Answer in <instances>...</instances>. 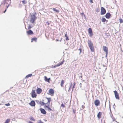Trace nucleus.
<instances>
[{
	"mask_svg": "<svg viewBox=\"0 0 123 123\" xmlns=\"http://www.w3.org/2000/svg\"><path fill=\"white\" fill-rule=\"evenodd\" d=\"M4 5L6 7L5 11L3 12V13H5L7 9L8 8L9 6L11 4V0H4Z\"/></svg>",
	"mask_w": 123,
	"mask_h": 123,
	"instance_id": "nucleus-1",
	"label": "nucleus"
},
{
	"mask_svg": "<svg viewBox=\"0 0 123 123\" xmlns=\"http://www.w3.org/2000/svg\"><path fill=\"white\" fill-rule=\"evenodd\" d=\"M87 43L91 51V52H94L95 49L93 43L92 41L91 40H88L87 41Z\"/></svg>",
	"mask_w": 123,
	"mask_h": 123,
	"instance_id": "nucleus-2",
	"label": "nucleus"
},
{
	"mask_svg": "<svg viewBox=\"0 0 123 123\" xmlns=\"http://www.w3.org/2000/svg\"><path fill=\"white\" fill-rule=\"evenodd\" d=\"M100 9L98 8H97L95 10L97 12H98L99 11Z\"/></svg>",
	"mask_w": 123,
	"mask_h": 123,
	"instance_id": "nucleus-31",
	"label": "nucleus"
},
{
	"mask_svg": "<svg viewBox=\"0 0 123 123\" xmlns=\"http://www.w3.org/2000/svg\"><path fill=\"white\" fill-rule=\"evenodd\" d=\"M88 33L90 35V36L92 37L93 35V33L92 28H89L88 30Z\"/></svg>",
	"mask_w": 123,
	"mask_h": 123,
	"instance_id": "nucleus-13",
	"label": "nucleus"
},
{
	"mask_svg": "<svg viewBox=\"0 0 123 123\" xmlns=\"http://www.w3.org/2000/svg\"><path fill=\"white\" fill-rule=\"evenodd\" d=\"M49 93H48L49 95L52 96H53L55 92L54 89H50L49 91Z\"/></svg>",
	"mask_w": 123,
	"mask_h": 123,
	"instance_id": "nucleus-5",
	"label": "nucleus"
},
{
	"mask_svg": "<svg viewBox=\"0 0 123 123\" xmlns=\"http://www.w3.org/2000/svg\"><path fill=\"white\" fill-rule=\"evenodd\" d=\"M90 0V1L91 3H93V0Z\"/></svg>",
	"mask_w": 123,
	"mask_h": 123,
	"instance_id": "nucleus-41",
	"label": "nucleus"
},
{
	"mask_svg": "<svg viewBox=\"0 0 123 123\" xmlns=\"http://www.w3.org/2000/svg\"><path fill=\"white\" fill-rule=\"evenodd\" d=\"M10 104L9 103H8L7 104H5V105L7 106H10Z\"/></svg>",
	"mask_w": 123,
	"mask_h": 123,
	"instance_id": "nucleus-37",
	"label": "nucleus"
},
{
	"mask_svg": "<svg viewBox=\"0 0 123 123\" xmlns=\"http://www.w3.org/2000/svg\"><path fill=\"white\" fill-rule=\"evenodd\" d=\"M29 104L30 105L32 106H34L35 105V102L34 100L31 101Z\"/></svg>",
	"mask_w": 123,
	"mask_h": 123,
	"instance_id": "nucleus-16",
	"label": "nucleus"
},
{
	"mask_svg": "<svg viewBox=\"0 0 123 123\" xmlns=\"http://www.w3.org/2000/svg\"><path fill=\"white\" fill-rule=\"evenodd\" d=\"M30 119L31 120H32V121H35V119L33 118V117H31L30 118Z\"/></svg>",
	"mask_w": 123,
	"mask_h": 123,
	"instance_id": "nucleus-34",
	"label": "nucleus"
},
{
	"mask_svg": "<svg viewBox=\"0 0 123 123\" xmlns=\"http://www.w3.org/2000/svg\"><path fill=\"white\" fill-rule=\"evenodd\" d=\"M26 32L28 35H31L34 34L33 32L31 30L27 31Z\"/></svg>",
	"mask_w": 123,
	"mask_h": 123,
	"instance_id": "nucleus-17",
	"label": "nucleus"
},
{
	"mask_svg": "<svg viewBox=\"0 0 123 123\" xmlns=\"http://www.w3.org/2000/svg\"><path fill=\"white\" fill-rule=\"evenodd\" d=\"M37 38L36 37H34L32 38L31 39V42H32L33 41H34L35 42H36L37 40Z\"/></svg>",
	"mask_w": 123,
	"mask_h": 123,
	"instance_id": "nucleus-25",
	"label": "nucleus"
},
{
	"mask_svg": "<svg viewBox=\"0 0 123 123\" xmlns=\"http://www.w3.org/2000/svg\"><path fill=\"white\" fill-rule=\"evenodd\" d=\"M22 2L23 4H25L27 3V1L26 0H24L22 1Z\"/></svg>",
	"mask_w": 123,
	"mask_h": 123,
	"instance_id": "nucleus-30",
	"label": "nucleus"
},
{
	"mask_svg": "<svg viewBox=\"0 0 123 123\" xmlns=\"http://www.w3.org/2000/svg\"><path fill=\"white\" fill-rule=\"evenodd\" d=\"M72 83H71V86H70V87L69 88V89H70L71 88V86H72Z\"/></svg>",
	"mask_w": 123,
	"mask_h": 123,
	"instance_id": "nucleus-42",
	"label": "nucleus"
},
{
	"mask_svg": "<svg viewBox=\"0 0 123 123\" xmlns=\"http://www.w3.org/2000/svg\"><path fill=\"white\" fill-rule=\"evenodd\" d=\"M10 120L9 119H8L6 120L4 123H9L10 122Z\"/></svg>",
	"mask_w": 123,
	"mask_h": 123,
	"instance_id": "nucleus-28",
	"label": "nucleus"
},
{
	"mask_svg": "<svg viewBox=\"0 0 123 123\" xmlns=\"http://www.w3.org/2000/svg\"><path fill=\"white\" fill-rule=\"evenodd\" d=\"M114 92L116 98L117 99H119V96L118 93L116 91H114Z\"/></svg>",
	"mask_w": 123,
	"mask_h": 123,
	"instance_id": "nucleus-10",
	"label": "nucleus"
},
{
	"mask_svg": "<svg viewBox=\"0 0 123 123\" xmlns=\"http://www.w3.org/2000/svg\"><path fill=\"white\" fill-rule=\"evenodd\" d=\"M103 48L104 51L106 52V56L108 53V48L107 47L105 46H103Z\"/></svg>",
	"mask_w": 123,
	"mask_h": 123,
	"instance_id": "nucleus-14",
	"label": "nucleus"
},
{
	"mask_svg": "<svg viewBox=\"0 0 123 123\" xmlns=\"http://www.w3.org/2000/svg\"><path fill=\"white\" fill-rule=\"evenodd\" d=\"M61 106L63 108H64L65 107V105L63 103H62L61 104Z\"/></svg>",
	"mask_w": 123,
	"mask_h": 123,
	"instance_id": "nucleus-32",
	"label": "nucleus"
},
{
	"mask_svg": "<svg viewBox=\"0 0 123 123\" xmlns=\"http://www.w3.org/2000/svg\"><path fill=\"white\" fill-rule=\"evenodd\" d=\"M67 32H66L65 33L64 36L65 37H66L65 39L66 41H68L69 40V39L68 38V37L67 36Z\"/></svg>",
	"mask_w": 123,
	"mask_h": 123,
	"instance_id": "nucleus-21",
	"label": "nucleus"
},
{
	"mask_svg": "<svg viewBox=\"0 0 123 123\" xmlns=\"http://www.w3.org/2000/svg\"><path fill=\"white\" fill-rule=\"evenodd\" d=\"M78 50H80V53L81 52L82 49L81 48H80V49H78Z\"/></svg>",
	"mask_w": 123,
	"mask_h": 123,
	"instance_id": "nucleus-40",
	"label": "nucleus"
},
{
	"mask_svg": "<svg viewBox=\"0 0 123 123\" xmlns=\"http://www.w3.org/2000/svg\"><path fill=\"white\" fill-rule=\"evenodd\" d=\"M80 14H81V16H84V17L85 16V14L84 13H81Z\"/></svg>",
	"mask_w": 123,
	"mask_h": 123,
	"instance_id": "nucleus-36",
	"label": "nucleus"
},
{
	"mask_svg": "<svg viewBox=\"0 0 123 123\" xmlns=\"http://www.w3.org/2000/svg\"><path fill=\"white\" fill-rule=\"evenodd\" d=\"M44 80L46 81L47 82H48L49 83H50L49 80L50 79V78L48 79L47 78V77L46 76H45L44 77Z\"/></svg>",
	"mask_w": 123,
	"mask_h": 123,
	"instance_id": "nucleus-20",
	"label": "nucleus"
},
{
	"mask_svg": "<svg viewBox=\"0 0 123 123\" xmlns=\"http://www.w3.org/2000/svg\"><path fill=\"white\" fill-rule=\"evenodd\" d=\"M95 105L96 106H98L100 104V101L98 99H96L95 100L94 102Z\"/></svg>",
	"mask_w": 123,
	"mask_h": 123,
	"instance_id": "nucleus-12",
	"label": "nucleus"
},
{
	"mask_svg": "<svg viewBox=\"0 0 123 123\" xmlns=\"http://www.w3.org/2000/svg\"><path fill=\"white\" fill-rule=\"evenodd\" d=\"M31 96L32 98H36L37 95L34 90H32L31 92Z\"/></svg>",
	"mask_w": 123,
	"mask_h": 123,
	"instance_id": "nucleus-6",
	"label": "nucleus"
},
{
	"mask_svg": "<svg viewBox=\"0 0 123 123\" xmlns=\"http://www.w3.org/2000/svg\"><path fill=\"white\" fill-rule=\"evenodd\" d=\"M28 123H33L31 121H29L28 122Z\"/></svg>",
	"mask_w": 123,
	"mask_h": 123,
	"instance_id": "nucleus-43",
	"label": "nucleus"
},
{
	"mask_svg": "<svg viewBox=\"0 0 123 123\" xmlns=\"http://www.w3.org/2000/svg\"><path fill=\"white\" fill-rule=\"evenodd\" d=\"M38 123H44L43 122H42L41 120H39V121Z\"/></svg>",
	"mask_w": 123,
	"mask_h": 123,
	"instance_id": "nucleus-38",
	"label": "nucleus"
},
{
	"mask_svg": "<svg viewBox=\"0 0 123 123\" xmlns=\"http://www.w3.org/2000/svg\"><path fill=\"white\" fill-rule=\"evenodd\" d=\"M36 17L34 14L32 15L31 16L30 22L34 24L35 21L36 20Z\"/></svg>",
	"mask_w": 123,
	"mask_h": 123,
	"instance_id": "nucleus-4",
	"label": "nucleus"
},
{
	"mask_svg": "<svg viewBox=\"0 0 123 123\" xmlns=\"http://www.w3.org/2000/svg\"><path fill=\"white\" fill-rule=\"evenodd\" d=\"M64 62V59H63L62 62H59V63L54 66L53 67L54 68H55L57 67H58L59 66H60L62 65V64Z\"/></svg>",
	"mask_w": 123,
	"mask_h": 123,
	"instance_id": "nucleus-9",
	"label": "nucleus"
},
{
	"mask_svg": "<svg viewBox=\"0 0 123 123\" xmlns=\"http://www.w3.org/2000/svg\"><path fill=\"white\" fill-rule=\"evenodd\" d=\"M44 108L46 109V108H47V110L48 111H53L54 110V108H53V109H52L49 106V105H45L44 106Z\"/></svg>",
	"mask_w": 123,
	"mask_h": 123,
	"instance_id": "nucleus-7",
	"label": "nucleus"
},
{
	"mask_svg": "<svg viewBox=\"0 0 123 123\" xmlns=\"http://www.w3.org/2000/svg\"><path fill=\"white\" fill-rule=\"evenodd\" d=\"M64 83V80H62L61 82L60 85L61 87H63V84Z\"/></svg>",
	"mask_w": 123,
	"mask_h": 123,
	"instance_id": "nucleus-22",
	"label": "nucleus"
},
{
	"mask_svg": "<svg viewBox=\"0 0 123 123\" xmlns=\"http://www.w3.org/2000/svg\"><path fill=\"white\" fill-rule=\"evenodd\" d=\"M39 104L42 105H45V104L44 103V102H43V101H39Z\"/></svg>",
	"mask_w": 123,
	"mask_h": 123,
	"instance_id": "nucleus-23",
	"label": "nucleus"
},
{
	"mask_svg": "<svg viewBox=\"0 0 123 123\" xmlns=\"http://www.w3.org/2000/svg\"><path fill=\"white\" fill-rule=\"evenodd\" d=\"M73 84H74V86L73 87V89L74 88V86H75V82H74Z\"/></svg>",
	"mask_w": 123,
	"mask_h": 123,
	"instance_id": "nucleus-39",
	"label": "nucleus"
},
{
	"mask_svg": "<svg viewBox=\"0 0 123 123\" xmlns=\"http://www.w3.org/2000/svg\"><path fill=\"white\" fill-rule=\"evenodd\" d=\"M39 110L41 111V113L43 114H46V112L45 110L43 108H41Z\"/></svg>",
	"mask_w": 123,
	"mask_h": 123,
	"instance_id": "nucleus-15",
	"label": "nucleus"
},
{
	"mask_svg": "<svg viewBox=\"0 0 123 123\" xmlns=\"http://www.w3.org/2000/svg\"><path fill=\"white\" fill-rule=\"evenodd\" d=\"M53 10L55 12H59V10L58 9H56L55 8H53Z\"/></svg>",
	"mask_w": 123,
	"mask_h": 123,
	"instance_id": "nucleus-26",
	"label": "nucleus"
},
{
	"mask_svg": "<svg viewBox=\"0 0 123 123\" xmlns=\"http://www.w3.org/2000/svg\"><path fill=\"white\" fill-rule=\"evenodd\" d=\"M120 22L121 23H122L123 22V20L121 18H120L119 19Z\"/></svg>",
	"mask_w": 123,
	"mask_h": 123,
	"instance_id": "nucleus-27",
	"label": "nucleus"
},
{
	"mask_svg": "<svg viewBox=\"0 0 123 123\" xmlns=\"http://www.w3.org/2000/svg\"><path fill=\"white\" fill-rule=\"evenodd\" d=\"M46 99H45L43 101V102L45 104L44 105H49L50 102L51 100V98H46Z\"/></svg>",
	"mask_w": 123,
	"mask_h": 123,
	"instance_id": "nucleus-3",
	"label": "nucleus"
},
{
	"mask_svg": "<svg viewBox=\"0 0 123 123\" xmlns=\"http://www.w3.org/2000/svg\"><path fill=\"white\" fill-rule=\"evenodd\" d=\"M111 14L109 13H107L105 15V17L107 18H110L111 16Z\"/></svg>",
	"mask_w": 123,
	"mask_h": 123,
	"instance_id": "nucleus-18",
	"label": "nucleus"
},
{
	"mask_svg": "<svg viewBox=\"0 0 123 123\" xmlns=\"http://www.w3.org/2000/svg\"><path fill=\"white\" fill-rule=\"evenodd\" d=\"M37 93V94H41L42 91V90L40 88L37 87L36 90Z\"/></svg>",
	"mask_w": 123,
	"mask_h": 123,
	"instance_id": "nucleus-8",
	"label": "nucleus"
},
{
	"mask_svg": "<svg viewBox=\"0 0 123 123\" xmlns=\"http://www.w3.org/2000/svg\"><path fill=\"white\" fill-rule=\"evenodd\" d=\"M102 115V113L100 112H99L98 113L97 115V117L99 119H100Z\"/></svg>",
	"mask_w": 123,
	"mask_h": 123,
	"instance_id": "nucleus-19",
	"label": "nucleus"
},
{
	"mask_svg": "<svg viewBox=\"0 0 123 123\" xmlns=\"http://www.w3.org/2000/svg\"><path fill=\"white\" fill-rule=\"evenodd\" d=\"M32 76V74H29L26 76L25 77V78H27L29 77H30Z\"/></svg>",
	"mask_w": 123,
	"mask_h": 123,
	"instance_id": "nucleus-24",
	"label": "nucleus"
},
{
	"mask_svg": "<svg viewBox=\"0 0 123 123\" xmlns=\"http://www.w3.org/2000/svg\"><path fill=\"white\" fill-rule=\"evenodd\" d=\"M76 111L75 109H73V111L74 113L75 114V113Z\"/></svg>",
	"mask_w": 123,
	"mask_h": 123,
	"instance_id": "nucleus-35",
	"label": "nucleus"
},
{
	"mask_svg": "<svg viewBox=\"0 0 123 123\" xmlns=\"http://www.w3.org/2000/svg\"><path fill=\"white\" fill-rule=\"evenodd\" d=\"M101 20L102 22H104L106 20L104 18L102 17V18Z\"/></svg>",
	"mask_w": 123,
	"mask_h": 123,
	"instance_id": "nucleus-29",
	"label": "nucleus"
},
{
	"mask_svg": "<svg viewBox=\"0 0 123 123\" xmlns=\"http://www.w3.org/2000/svg\"><path fill=\"white\" fill-rule=\"evenodd\" d=\"M106 11L105 9L103 7H101V15H104L106 13Z\"/></svg>",
	"mask_w": 123,
	"mask_h": 123,
	"instance_id": "nucleus-11",
	"label": "nucleus"
},
{
	"mask_svg": "<svg viewBox=\"0 0 123 123\" xmlns=\"http://www.w3.org/2000/svg\"><path fill=\"white\" fill-rule=\"evenodd\" d=\"M1 105V104H0V105Z\"/></svg>",
	"mask_w": 123,
	"mask_h": 123,
	"instance_id": "nucleus-44",
	"label": "nucleus"
},
{
	"mask_svg": "<svg viewBox=\"0 0 123 123\" xmlns=\"http://www.w3.org/2000/svg\"><path fill=\"white\" fill-rule=\"evenodd\" d=\"M32 27V26H31L30 25H29L28 27V29H30Z\"/></svg>",
	"mask_w": 123,
	"mask_h": 123,
	"instance_id": "nucleus-33",
	"label": "nucleus"
}]
</instances>
